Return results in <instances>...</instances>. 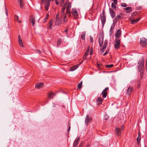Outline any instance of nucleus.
Here are the masks:
<instances>
[{"label":"nucleus","instance_id":"f257e3e1","mask_svg":"<svg viewBox=\"0 0 147 147\" xmlns=\"http://www.w3.org/2000/svg\"><path fill=\"white\" fill-rule=\"evenodd\" d=\"M67 9L66 11V13L65 15L66 16L67 15L68 16L70 17L71 16V12L70 11L71 8V4L70 2H69L67 3Z\"/></svg>","mask_w":147,"mask_h":147},{"label":"nucleus","instance_id":"f03ea898","mask_svg":"<svg viewBox=\"0 0 147 147\" xmlns=\"http://www.w3.org/2000/svg\"><path fill=\"white\" fill-rule=\"evenodd\" d=\"M140 45L143 47H147V39L143 37L140 38Z\"/></svg>","mask_w":147,"mask_h":147},{"label":"nucleus","instance_id":"7ed1b4c3","mask_svg":"<svg viewBox=\"0 0 147 147\" xmlns=\"http://www.w3.org/2000/svg\"><path fill=\"white\" fill-rule=\"evenodd\" d=\"M121 40L119 38H116L114 44V47L116 49H118L120 47Z\"/></svg>","mask_w":147,"mask_h":147},{"label":"nucleus","instance_id":"20e7f679","mask_svg":"<svg viewBox=\"0 0 147 147\" xmlns=\"http://www.w3.org/2000/svg\"><path fill=\"white\" fill-rule=\"evenodd\" d=\"M123 17V16L121 13H120L117 15L115 17L113 21V24H116L117 22L120 19H121Z\"/></svg>","mask_w":147,"mask_h":147},{"label":"nucleus","instance_id":"39448f33","mask_svg":"<svg viewBox=\"0 0 147 147\" xmlns=\"http://www.w3.org/2000/svg\"><path fill=\"white\" fill-rule=\"evenodd\" d=\"M124 129V126L123 125L121 127V128L120 129L118 127L116 128L115 129L116 134L117 135L120 136L121 135V132Z\"/></svg>","mask_w":147,"mask_h":147},{"label":"nucleus","instance_id":"423d86ee","mask_svg":"<svg viewBox=\"0 0 147 147\" xmlns=\"http://www.w3.org/2000/svg\"><path fill=\"white\" fill-rule=\"evenodd\" d=\"M104 39V36L102 34L99 35L98 37V41L100 46H102L103 44V41Z\"/></svg>","mask_w":147,"mask_h":147},{"label":"nucleus","instance_id":"0eeeda50","mask_svg":"<svg viewBox=\"0 0 147 147\" xmlns=\"http://www.w3.org/2000/svg\"><path fill=\"white\" fill-rule=\"evenodd\" d=\"M68 2H65L63 6V7L61 9V16H63L65 15V10L66 8V7H67V3Z\"/></svg>","mask_w":147,"mask_h":147},{"label":"nucleus","instance_id":"6e6552de","mask_svg":"<svg viewBox=\"0 0 147 147\" xmlns=\"http://www.w3.org/2000/svg\"><path fill=\"white\" fill-rule=\"evenodd\" d=\"M109 90V88L107 87L105 88L102 92L101 94L102 95V96L104 98H105L106 97L107 94V91Z\"/></svg>","mask_w":147,"mask_h":147},{"label":"nucleus","instance_id":"1a4fd4ad","mask_svg":"<svg viewBox=\"0 0 147 147\" xmlns=\"http://www.w3.org/2000/svg\"><path fill=\"white\" fill-rule=\"evenodd\" d=\"M71 13L73 16L75 17H77L78 16V13L76 9L74 8L72 9V11H71Z\"/></svg>","mask_w":147,"mask_h":147},{"label":"nucleus","instance_id":"9d476101","mask_svg":"<svg viewBox=\"0 0 147 147\" xmlns=\"http://www.w3.org/2000/svg\"><path fill=\"white\" fill-rule=\"evenodd\" d=\"M92 119H90V118L89 117L88 115H87L86 117V118L85 120V123L86 125H88V123L90 121H91Z\"/></svg>","mask_w":147,"mask_h":147},{"label":"nucleus","instance_id":"9b49d317","mask_svg":"<svg viewBox=\"0 0 147 147\" xmlns=\"http://www.w3.org/2000/svg\"><path fill=\"white\" fill-rule=\"evenodd\" d=\"M104 99H102L101 97H98L96 100V102L98 105H100L101 104L103 101Z\"/></svg>","mask_w":147,"mask_h":147},{"label":"nucleus","instance_id":"f8f14e48","mask_svg":"<svg viewBox=\"0 0 147 147\" xmlns=\"http://www.w3.org/2000/svg\"><path fill=\"white\" fill-rule=\"evenodd\" d=\"M121 34V30L119 29L115 32V36L116 38H119Z\"/></svg>","mask_w":147,"mask_h":147},{"label":"nucleus","instance_id":"ddd939ff","mask_svg":"<svg viewBox=\"0 0 147 147\" xmlns=\"http://www.w3.org/2000/svg\"><path fill=\"white\" fill-rule=\"evenodd\" d=\"M100 17L101 21V22L102 24V26H103L104 25L105 23L106 18L105 16H100Z\"/></svg>","mask_w":147,"mask_h":147},{"label":"nucleus","instance_id":"4468645a","mask_svg":"<svg viewBox=\"0 0 147 147\" xmlns=\"http://www.w3.org/2000/svg\"><path fill=\"white\" fill-rule=\"evenodd\" d=\"M109 12L111 17L113 18L115 16V12L110 8H109Z\"/></svg>","mask_w":147,"mask_h":147},{"label":"nucleus","instance_id":"2eb2a0df","mask_svg":"<svg viewBox=\"0 0 147 147\" xmlns=\"http://www.w3.org/2000/svg\"><path fill=\"white\" fill-rule=\"evenodd\" d=\"M30 21L32 23V25L34 26L35 24V18L33 16H31L29 19Z\"/></svg>","mask_w":147,"mask_h":147},{"label":"nucleus","instance_id":"dca6fc26","mask_svg":"<svg viewBox=\"0 0 147 147\" xmlns=\"http://www.w3.org/2000/svg\"><path fill=\"white\" fill-rule=\"evenodd\" d=\"M62 22V20L56 18L55 22V24L56 26L60 25Z\"/></svg>","mask_w":147,"mask_h":147},{"label":"nucleus","instance_id":"f3484780","mask_svg":"<svg viewBox=\"0 0 147 147\" xmlns=\"http://www.w3.org/2000/svg\"><path fill=\"white\" fill-rule=\"evenodd\" d=\"M51 0H47V3L45 4V8L46 11L48 10L49 8L50 4V1Z\"/></svg>","mask_w":147,"mask_h":147},{"label":"nucleus","instance_id":"a211bd4d","mask_svg":"<svg viewBox=\"0 0 147 147\" xmlns=\"http://www.w3.org/2000/svg\"><path fill=\"white\" fill-rule=\"evenodd\" d=\"M18 2L19 3L20 7L22 9L24 8V5L23 0H17Z\"/></svg>","mask_w":147,"mask_h":147},{"label":"nucleus","instance_id":"6ab92c4d","mask_svg":"<svg viewBox=\"0 0 147 147\" xmlns=\"http://www.w3.org/2000/svg\"><path fill=\"white\" fill-rule=\"evenodd\" d=\"M133 89L132 87H129L127 90V93L128 95H130L131 93L133 91Z\"/></svg>","mask_w":147,"mask_h":147},{"label":"nucleus","instance_id":"aec40b11","mask_svg":"<svg viewBox=\"0 0 147 147\" xmlns=\"http://www.w3.org/2000/svg\"><path fill=\"white\" fill-rule=\"evenodd\" d=\"M79 65V64H77V65L73 66L71 67L70 70L72 71H74V70L76 69L78 67Z\"/></svg>","mask_w":147,"mask_h":147},{"label":"nucleus","instance_id":"412c9836","mask_svg":"<svg viewBox=\"0 0 147 147\" xmlns=\"http://www.w3.org/2000/svg\"><path fill=\"white\" fill-rule=\"evenodd\" d=\"M54 95L55 94H54L53 93L52 91H51L50 92H49L48 93V97L49 98H53V96H54Z\"/></svg>","mask_w":147,"mask_h":147},{"label":"nucleus","instance_id":"4be33fe9","mask_svg":"<svg viewBox=\"0 0 147 147\" xmlns=\"http://www.w3.org/2000/svg\"><path fill=\"white\" fill-rule=\"evenodd\" d=\"M79 139L80 137H78L77 139L75 141L73 144V146L74 147H77L79 143Z\"/></svg>","mask_w":147,"mask_h":147},{"label":"nucleus","instance_id":"5701e85b","mask_svg":"<svg viewBox=\"0 0 147 147\" xmlns=\"http://www.w3.org/2000/svg\"><path fill=\"white\" fill-rule=\"evenodd\" d=\"M43 84L42 83L37 84H36L35 87L36 88L39 89L42 87L43 86Z\"/></svg>","mask_w":147,"mask_h":147},{"label":"nucleus","instance_id":"b1692460","mask_svg":"<svg viewBox=\"0 0 147 147\" xmlns=\"http://www.w3.org/2000/svg\"><path fill=\"white\" fill-rule=\"evenodd\" d=\"M140 19V18H138V19L134 20L131 21V24H136V23L138 22V21H139Z\"/></svg>","mask_w":147,"mask_h":147},{"label":"nucleus","instance_id":"393cba45","mask_svg":"<svg viewBox=\"0 0 147 147\" xmlns=\"http://www.w3.org/2000/svg\"><path fill=\"white\" fill-rule=\"evenodd\" d=\"M89 49H88V50H87L86 53H85V55L83 57V59H86V57L88 56V53H89Z\"/></svg>","mask_w":147,"mask_h":147},{"label":"nucleus","instance_id":"a878e982","mask_svg":"<svg viewBox=\"0 0 147 147\" xmlns=\"http://www.w3.org/2000/svg\"><path fill=\"white\" fill-rule=\"evenodd\" d=\"M125 9L127 10L126 12H129L132 11V8L131 7H127Z\"/></svg>","mask_w":147,"mask_h":147},{"label":"nucleus","instance_id":"bb28decb","mask_svg":"<svg viewBox=\"0 0 147 147\" xmlns=\"http://www.w3.org/2000/svg\"><path fill=\"white\" fill-rule=\"evenodd\" d=\"M116 4L115 3H112L111 4V7L113 10H115L116 9Z\"/></svg>","mask_w":147,"mask_h":147},{"label":"nucleus","instance_id":"cd10ccee","mask_svg":"<svg viewBox=\"0 0 147 147\" xmlns=\"http://www.w3.org/2000/svg\"><path fill=\"white\" fill-rule=\"evenodd\" d=\"M143 65H138V70L140 72H142V71H143Z\"/></svg>","mask_w":147,"mask_h":147},{"label":"nucleus","instance_id":"c85d7f7f","mask_svg":"<svg viewBox=\"0 0 147 147\" xmlns=\"http://www.w3.org/2000/svg\"><path fill=\"white\" fill-rule=\"evenodd\" d=\"M53 22V20L52 19L51 20L49 23V28L52 29V25Z\"/></svg>","mask_w":147,"mask_h":147},{"label":"nucleus","instance_id":"c756f323","mask_svg":"<svg viewBox=\"0 0 147 147\" xmlns=\"http://www.w3.org/2000/svg\"><path fill=\"white\" fill-rule=\"evenodd\" d=\"M18 42H19V44L20 45V46L21 47H23L24 46H23V42H22V40L21 39V40H18Z\"/></svg>","mask_w":147,"mask_h":147},{"label":"nucleus","instance_id":"7c9ffc66","mask_svg":"<svg viewBox=\"0 0 147 147\" xmlns=\"http://www.w3.org/2000/svg\"><path fill=\"white\" fill-rule=\"evenodd\" d=\"M85 33L84 32H83L81 34V38L83 40H84L85 39Z\"/></svg>","mask_w":147,"mask_h":147},{"label":"nucleus","instance_id":"2f4dec72","mask_svg":"<svg viewBox=\"0 0 147 147\" xmlns=\"http://www.w3.org/2000/svg\"><path fill=\"white\" fill-rule=\"evenodd\" d=\"M14 18L15 20L16 21H17L19 23H21V21H19L18 20L19 18L18 16H17L16 15H15L14 17Z\"/></svg>","mask_w":147,"mask_h":147},{"label":"nucleus","instance_id":"473e14b6","mask_svg":"<svg viewBox=\"0 0 147 147\" xmlns=\"http://www.w3.org/2000/svg\"><path fill=\"white\" fill-rule=\"evenodd\" d=\"M140 138H141L140 136V134L139 133L138 134V136L137 138V141L138 143H139L140 142Z\"/></svg>","mask_w":147,"mask_h":147},{"label":"nucleus","instance_id":"72a5a7b5","mask_svg":"<svg viewBox=\"0 0 147 147\" xmlns=\"http://www.w3.org/2000/svg\"><path fill=\"white\" fill-rule=\"evenodd\" d=\"M82 85V82L79 83L78 85V89H80Z\"/></svg>","mask_w":147,"mask_h":147},{"label":"nucleus","instance_id":"f704fd0d","mask_svg":"<svg viewBox=\"0 0 147 147\" xmlns=\"http://www.w3.org/2000/svg\"><path fill=\"white\" fill-rule=\"evenodd\" d=\"M139 65H143L144 66V61L143 60L140 61L138 62Z\"/></svg>","mask_w":147,"mask_h":147},{"label":"nucleus","instance_id":"c9c22d12","mask_svg":"<svg viewBox=\"0 0 147 147\" xmlns=\"http://www.w3.org/2000/svg\"><path fill=\"white\" fill-rule=\"evenodd\" d=\"M67 16L66 15H64L63 19V22H67Z\"/></svg>","mask_w":147,"mask_h":147},{"label":"nucleus","instance_id":"e433bc0d","mask_svg":"<svg viewBox=\"0 0 147 147\" xmlns=\"http://www.w3.org/2000/svg\"><path fill=\"white\" fill-rule=\"evenodd\" d=\"M108 45V42L107 41V40H105V41L104 42L103 47L106 48Z\"/></svg>","mask_w":147,"mask_h":147},{"label":"nucleus","instance_id":"4c0bfd02","mask_svg":"<svg viewBox=\"0 0 147 147\" xmlns=\"http://www.w3.org/2000/svg\"><path fill=\"white\" fill-rule=\"evenodd\" d=\"M113 65L111 64L109 65H106L105 67L108 68H110L112 67L113 66Z\"/></svg>","mask_w":147,"mask_h":147},{"label":"nucleus","instance_id":"58836bf2","mask_svg":"<svg viewBox=\"0 0 147 147\" xmlns=\"http://www.w3.org/2000/svg\"><path fill=\"white\" fill-rule=\"evenodd\" d=\"M61 39H59L57 42V46H58L61 43Z\"/></svg>","mask_w":147,"mask_h":147},{"label":"nucleus","instance_id":"ea45409f","mask_svg":"<svg viewBox=\"0 0 147 147\" xmlns=\"http://www.w3.org/2000/svg\"><path fill=\"white\" fill-rule=\"evenodd\" d=\"M41 3L42 4H43L44 3H45V4L47 3V0H41Z\"/></svg>","mask_w":147,"mask_h":147},{"label":"nucleus","instance_id":"a19ab883","mask_svg":"<svg viewBox=\"0 0 147 147\" xmlns=\"http://www.w3.org/2000/svg\"><path fill=\"white\" fill-rule=\"evenodd\" d=\"M121 5L123 7H126L127 6V5L125 3H123L121 4Z\"/></svg>","mask_w":147,"mask_h":147},{"label":"nucleus","instance_id":"79ce46f5","mask_svg":"<svg viewBox=\"0 0 147 147\" xmlns=\"http://www.w3.org/2000/svg\"><path fill=\"white\" fill-rule=\"evenodd\" d=\"M140 76L141 78H143V71H142V72H140Z\"/></svg>","mask_w":147,"mask_h":147},{"label":"nucleus","instance_id":"37998d69","mask_svg":"<svg viewBox=\"0 0 147 147\" xmlns=\"http://www.w3.org/2000/svg\"><path fill=\"white\" fill-rule=\"evenodd\" d=\"M106 48V47H102V49H100V51H102V52H103L105 51V50Z\"/></svg>","mask_w":147,"mask_h":147},{"label":"nucleus","instance_id":"c03bdc74","mask_svg":"<svg viewBox=\"0 0 147 147\" xmlns=\"http://www.w3.org/2000/svg\"><path fill=\"white\" fill-rule=\"evenodd\" d=\"M64 0H61L60 2V6H61L64 3Z\"/></svg>","mask_w":147,"mask_h":147},{"label":"nucleus","instance_id":"a18cd8bd","mask_svg":"<svg viewBox=\"0 0 147 147\" xmlns=\"http://www.w3.org/2000/svg\"><path fill=\"white\" fill-rule=\"evenodd\" d=\"M109 51L108 50H107L105 52V53L103 54V56H105L107 54L109 53Z\"/></svg>","mask_w":147,"mask_h":147},{"label":"nucleus","instance_id":"49530a36","mask_svg":"<svg viewBox=\"0 0 147 147\" xmlns=\"http://www.w3.org/2000/svg\"><path fill=\"white\" fill-rule=\"evenodd\" d=\"M105 10H103L102 13L100 15V16H105Z\"/></svg>","mask_w":147,"mask_h":147},{"label":"nucleus","instance_id":"de8ad7c7","mask_svg":"<svg viewBox=\"0 0 147 147\" xmlns=\"http://www.w3.org/2000/svg\"><path fill=\"white\" fill-rule=\"evenodd\" d=\"M109 117V116L107 115H105L104 117V118L105 120H107Z\"/></svg>","mask_w":147,"mask_h":147},{"label":"nucleus","instance_id":"09e8293b","mask_svg":"<svg viewBox=\"0 0 147 147\" xmlns=\"http://www.w3.org/2000/svg\"><path fill=\"white\" fill-rule=\"evenodd\" d=\"M55 2H56V4L57 5H58L59 4V0H56V1H55Z\"/></svg>","mask_w":147,"mask_h":147},{"label":"nucleus","instance_id":"8fccbe9b","mask_svg":"<svg viewBox=\"0 0 147 147\" xmlns=\"http://www.w3.org/2000/svg\"><path fill=\"white\" fill-rule=\"evenodd\" d=\"M90 40L91 42H92L93 41V37H91V36H90Z\"/></svg>","mask_w":147,"mask_h":147},{"label":"nucleus","instance_id":"3c124183","mask_svg":"<svg viewBox=\"0 0 147 147\" xmlns=\"http://www.w3.org/2000/svg\"><path fill=\"white\" fill-rule=\"evenodd\" d=\"M136 13H137V12H133L132 14H131V15H132V16H136Z\"/></svg>","mask_w":147,"mask_h":147},{"label":"nucleus","instance_id":"603ef678","mask_svg":"<svg viewBox=\"0 0 147 147\" xmlns=\"http://www.w3.org/2000/svg\"><path fill=\"white\" fill-rule=\"evenodd\" d=\"M114 2V3H115L116 4H117V0H112Z\"/></svg>","mask_w":147,"mask_h":147},{"label":"nucleus","instance_id":"864d4df0","mask_svg":"<svg viewBox=\"0 0 147 147\" xmlns=\"http://www.w3.org/2000/svg\"><path fill=\"white\" fill-rule=\"evenodd\" d=\"M114 27V26H113V27L112 26H111V29H110V31L111 32L113 31V28Z\"/></svg>","mask_w":147,"mask_h":147},{"label":"nucleus","instance_id":"5fc2aeb1","mask_svg":"<svg viewBox=\"0 0 147 147\" xmlns=\"http://www.w3.org/2000/svg\"><path fill=\"white\" fill-rule=\"evenodd\" d=\"M36 51L37 52V53H38L39 54H40L42 52L41 51L38 50H36Z\"/></svg>","mask_w":147,"mask_h":147},{"label":"nucleus","instance_id":"6e6d98bb","mask_svg":"<svg viewBox=\"0 0 147 147\" xmlns=\"http://www.w3.org/2000/svg\"><path fill=\"white\" fill-rule=\"evenodd\" d=\"M142 7H137V9L138 10L141 9H142Z\"/></svg>","mask_w":147,"mask_h":147},{"label":"nucleus","instance_id":"4d7b16f0","mask_svg":"<svg viewBox=\"0 0 147 147\" xmlns=\"http://www.w3.org/2000/svg\"><path fill=\"white\" fill-rule=\"evenodd\" d=\"M69 126V128L67 130V132H68L69 131H70V126Z\"/></svg>","mask_w":147,"mask_h":147},{"label":"nucleus","instance_id":"13d9d810","mask_svg":"<svg viewBox=\"0 0 147 147\" xmlns=\"http://www.w3.org/2000/svg\"><path fill=\"white\" fill-rule=\"evenodd\" d=\"M18 40H20L22 39L21 38V37H20V35H18Z\"/></svg>","mask_w":147,"mask_h":147},{"label":"nucleus","instance_id":"bf43d9fd","mask_svg":"<svg viewBox=\"0 0 147 147\" xmlns=\"http://www.w3.org/2000/svg\"><path fill=\"white\" fill-rule=\"evenodd\" d=\"M5 10L6 13V15H7V8L6 7H5Z\"/></svg>","mask_w":147,"mask_h":147},{"label":"nucleus","instance_id":"052dcab7","mask_svg":"<svg viewBox=\"0 0 147 147\" xmlns=\"http://www.w3.org/2000/svg\"><path fill=\"white\" fill-rule=\"evenodd\" d=\"M83 146V144L82 143H81L80 144L79 146L81 147H82Z\"/></svg>","mask_w":147,"mask_h":147},{"label":"nucleus","instance_id":"680f3d73","mask_svg":"<svg viewBox=\"0 0 147 147\" xmlns=\"http://www.w3.org/2000/svg\"><path fill=\"white\" fill-rule=\"evenodd\" d=\"M68 30V28L66 29L64 31L66 33L67 32Z\"/></svg>","mask_w":147,"mask_h":147},{"label":"nucleus","instance_id":"e2e57ef3","mask_svg":"<svg viewBox=\"0 0 147 147\" xmlns=\"http://www.w3.org/2000/svg\"><path fill=\"white\" fill-rule=\"evenodd\" d=\"M86 147H90L89 145V144H88Z\"/></svg>","mask_w":147,"mask_h":147},{"label":"nucleus","instance_id":"0e129e2a","mask_svg":"<svg viewBox=\"0 0 147 147\" xmlns=\"http://www.w3.org/2000/svg\"><path fill=\"white\" fill-rule=\"evenodd\" d=\"M92 52H90V54L91 55H92Z\"/></svg>","mask_w":147,"mask_h":147},{"label":"nucleus","instance_id":"69168bd1","mask_svg":"<svg viewBox=\"0 0 147 147\" xmlns=\"http://www.w3.org/2000/svg\"><path fill=\"white\" fill-rule=\"evenodd\" d=\"M146 71H147V66L146 65Z\"/></svg>","mask_w":147,"mask_h":147},{"label":"nucleus","instance_id":"338daca9","mask_svg":"<svg viewBox=\"0 0 147 147\" xmlns=\"http://www.w3.org/2000/svg\"><path fill=\"white\" fill-rule=\"evenodd\" d=\"M47 17H46V18H45V19H46V20H47Z\"/></svg>","mask_w":147,"mask_h":147},{"label":"nucleus","instance_id":"774afa93","mask_svg":"<svg viewBox=\"0 0 147 147\" xmlns=\"http://www.w3.org/2000/svg\"><path fill=\"white\" fill-rule=\"evenodd\" d=\"M83 62V61H82V62L81 63H80V64H81L82 63V62Z\"/></svg>","mask_w":147,"mask_h":147}]
</instances>
